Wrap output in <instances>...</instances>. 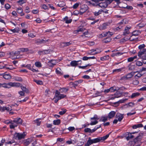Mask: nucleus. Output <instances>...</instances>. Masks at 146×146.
Listing matches in <instances>:
<instances>
[{
	"label": "nucleus",
	"mask_w": 146,
	"mask_h": 146,
	"mask_svg": "<svg viewBox=\"0 0 146 146\" xmlns=\"http://www.w3.org/2000/svg\"><path fill=\"white\" fill-rule=\"evenodd\" d=\"M109 136V134H108L102 137H98L92 139H91V138L89 137L88 138V139L84 146H89L93 143L99 142L101 141H104Z\"/></svg>",
	"instance_id": "nucleus-1"
},
{
	"label": "nucleus",
	"mask_w": 146,
	"mask_h": 146,
	"mask_svg": "<svg viewBox=\"0 0 146 146\" xmlns=\"http://www.w3.org/2000/svg\"><path fill=\"white\" fill-rule=\"evenodd\" d=\"M142 134H140L134 139L132 142L134 143V145L139 146L141 145V143L140 141L142 138Z\"/></svg>",
	"instance_id": "nucleus-2"
},
{
	"label": "nucleus",
	"mask_w": 146,
	"mask_h": 146,
	"mask_svg": "<svg viewBox=\"0 0 146 146\" xmlns=\"http://www.w3.org/2000/svg\"><path fill=\"white\" fill-rule=\"evenodd\" d=\"M64 97V96L63 94H60L59 92L56 91L55 96L54 98L55 99L54 102L55 103H56L59 100H60L61 98H63Z\"/></svg>",
	"instance_id": "nucleus-3"
},
{
	"label": "nucleus",
	"mask_w": 146,
	"mask_h": 146,
	"mask_svg": "<svg viewBox=\"0 0 146 146\" xmlns=\"http://www.w3.org/2000/svg\"><path fill=\"white\" fill-rule=\"evenodd\" d=\"M25 135L24 132L23 133H16L14 135L13 138L16 139L17 138L18 139H20L24 138Z\"/></svg>",
	"instance_id": "nucleus-4"
},
{
	"label": "nucleus",
	"mask_w": 146,
	"mask_h": 146,
	"mask_svg": "<svg viewBox=\"0 0 146 146\" xmlns=\"http://www.w3.org/2000/svg\"><path fill=\"white\" fill-rule=\"evenodd\" d=\"M80 7V15H82L87 10L88 7L86 5H82Z\"/></svg>",
	"instance_id": "nucleus-5"
},
{
	"label": "nucleus",
	"mask_w": 146,
	"mask_h": 146,
	"mask_svg": "<svg viewBox=\"0 0 146 146\" xmlns=\"http://www.w3.org/2000/svg\"><path fill=\"white\" fill-rule=\"evenodd\" d=\"M135 72H131L130 73L128 74L126 76H124L122 77L123 80H127L131 78L134 74Z\"/></svg>",
	"instance_id": "nucleus-6"
},
{
	"label": "nucleus",
	"mask_w": 146,
	"mask_h": 146,
	"mask_svg": "<svg viewBox=\"0 0 146 146\" xmlns=\"http://www.w3.org/2000/svg\"><path fill=\"white\" fill-rule=\"evenodd\" d=\"M99 118L96 115H95L94 116V117L91 118V120H95V121H92L90 124L91 125H93L96 124L98 122V121H97V120Z\"/></svg>",
	"instance_id": "nucleus-7"
},
{
	"label": "nucleus",
	"mask_w": 146,
	"mask_h": 146,
	"mask_svg": "<svg viewBox=\"0 0 146 146\" xmlns=\"http://www.w3.org/2000/svg\"><path fill=\"white\" fill-rule=\"evenodd\" d=\"M108 3H107L106 1H105V2L99 3L97 5L99 6L102 8H105L108 6Z\"/></svg>",
	"instance_id": "nucleus-8"
},
{
	"label": "nucleus",
	"mask_w": 146,
	"mask_h": 146,
	"mask_svg": "<svg viewBox=\"0 0 146 146\" xmlns=\"http://www.w3.org/2000/svg\"><path fill=\"white\" fill-rule=\"evenodd\" d=\"M140 33V32H138V31H135L133 32V35L131 36V37L129 38L128 39H130L131 41H133L135 40V38H133V36H136L138 35Z\"/></svg>",
	"instance_id": "nucleus-9"
},
{
	"label": "nucleus",
	"mask_w": 146,
	"mask_h": 146,
	"mask_svg": "<svg viewBox=\"0 0 146 146\" xmlns=\"http://www.w3.org/2000/svg\"><path fill=\"white\" fill-rule=\"evenodd\" d=\"M116 116V118L119 121H121L124 117L123 114H121L118 113H117Z\"/></svg>",
	"instance_id": "nucleus-10"
},
{
	"label": "nucleus",
	"mask_w": 146,
	"mask_h": 146,
	"mask_svg": "<svg viewBox=\"0 0 146 146\" xmlns=\"http://www.w3.org/2000/svg\"><path fill=\"white\" fill-rule=\"evenodd\" d=\"M146 54V48H144L142 50H141L138 53V56L141 58L142 56L145 54Z\"/></svg>",
	"instance_id": "nucleus-11"
},
{
	"label": "nucleus",
	"mask_w": 146,
	"mask_h": 146,
	"mask_svg": "<svg viewBox=\"0 0 146 146\" xmlns=\"http://www.w3.org/2000/svg\"><path fill=\"white\" fill-rule=\"evenodd\" d=\"M110 24V23H104L99 27V29L100 30L105 29L107 28V26L109 25Z\"/></svg>",
	"instance_id": "nucleus-12"
},
{
	"label": "nucleus",
	"mask_w": 146,
	"mask_h": 146,
	"mask_svg": "<svg viewBox=\"0 0 146 146\" xmlns=\"http://www.w3.org/2000/svg\"><path fill=\"white\" fill-rule=\"evenodd\" d=\"M78 62H80V64L81 63V60H79L77 61L73 60L70 63V65L72 66H76L78 65Z\"/></svg>",
	"instance_id": "nucleus-13"
},
{
	"label": "nucleus",
	"mask_w": 146,
	"mask_h": 146,
	"mask_svg": "<svg viewBox=\"0 0 146 146\" xmlns=\"http://www.w3.org/2000/svg\"><path fill=\"white\" fill-rule=\"evenodd\" d=\"M51 51V50L50 49H48L47 50H45L42 51H38V53L40 55H41L42 54H45L49 53Z\"/></svg>",
	"instance_id": "nucleus-14"
},
{
	"label": "nucleus",
	"mask_w": 146,
	"mask_h": 146,
	"mask_svg": "<svg viewBox=\"0 0 146 146\" xmlns=\"http://www.w3.org/2000/svg\"><path fill=\"white\" fill-rule=\"evenodd\" d=\"M123 94V92H120L117 91L114 94V96H115V97L118 98L121 97Z\"/></svg>",
	"instance_id": "nucleus-15"
},
{
	"label": "nucleus",
	"mask_w": 146,
	"mask_h": 146,
	"mask_svg": "<svg viewBox=\"0 0 146 146\" xmlns=\"http://www.w3.org/2000/svg\"><path fill=\"white\" fill-rule=\"evenodd\" d=\"M130 29V27H126L125 28L124 31L123 33V35H126L129 34L130 33L129 30Z\"/></svg>",
	"instance_id": "nucleus-16"
},
{
	"label": "nucleus",
	"mask_w": 146,
	"mask_h": 146,
	"mask_svg": "<svg viewBox=\"0 0 146 146\" xmlns=\"http://www.w3.org/2000/svg\"><path fill=\"white\" fill-rule=\"evenodd\" d=\"M12 121L17 123L21 124L22 120L20 118H16L15 119Z\"/></svg>",
	"instance_id": "nucleus-17"
},
{
	"label": "nucleus",
	"mask_w": 146,
	"mask_h": 146,
	"mask_svg": "<svg viewBox=\"0 0 146 146\" xmlns=\"http://www.w3.org/2000/svg\"><path fill=\"white\" fill-rule=\"evenodd\" d=\"M135 132H134L132 133H129L128 134V136L126 137V139L127 140H129L134 137V136L132 135V134H134Z\"/></svg>",
	"instance_id": "nucleus-18"
},
{
	"label": "nucleus",
	"mask_w": 146,
	"mask_h": 146,
	"mask_svg": "<svg viewBox=\"0 0 146 146\" xmlns=\"http://www.w3.org/2000/svg\"><path fill=\"white\" fill-rule=\"evenodd\" d=\"M115 112L113 111H111L108 114V117L109 118L111 119L115 116Z\"/></svg>",
	"instance_id": "nucleus-19"
},
{
	"label": "nucleus",
	"mask_w": 146,
	"mask_h": 146,
	"mask_svg": "<svg viewBox=\"0 0 146 146\" xmlns=\"http://www.w3.org/2000/svg\"><path fill=\"white\" fill-rule=\"evenodd\" d=\"M32 141V139H29L26 140L24 143V145L25 146H27Z\"/></svg>",
	"instance_id": "nucleus-20"
},
{
	"label": "nucleus",
	"mask_w": 146,
	"mask_h": 146,
	"mask_svg": "<svg viewBox=\"0 0 146 146\" xmlns=\"http://www.w3.org/2000/svg\"><path fill=\"white\" fill-rule=\"evenodd\" d=\"M72 19L69 18L67 17H64V21H65L66 23H70L72 22Z\"/></svg>",
	"instance_id": "nucleus-21"
},
{
	"label": "nucleus",
	"mask_w": 146,
	"mask_h": 146,
	"mask_svg": "<svg viewBox=\"0 0 146 146\" xmlns=\"http://www.w3.org/2000/svg\"><path fill=\"white\" fill-rule=\"evenodd\" d=\"M2 87L6 88H9L11 87V85H10V82L8 84L4 83L1 84Z\"/></svg>",
	"instance_id": "nucleus-22"
},
{
	"label": "nucleus",
	"mask_w": 146,
	"mask_h": 146,
	"mask_svg": "<svg viewBox=\"0 0 146 146\" xmlns=\"http://www.w3.org/2000/svg\"><path fill=\"white\" fill-rule=\"evenodd\" d=\"M46 41H45L43 39H38L36 40L35 43L36 44L44 43H46Z\"/></svg>",
	"instance_id": "nucleus-23"
},
{
	"label": "nucleus",
	"mask_w": 146,
	"mask_h": 146,
	"mask_svg": "<svg viewBox=\"0 0 146 146\" xmlns=\"http://www.w3.org/2000/svg\"><path fill=\"white\" fill-rule=\"evenodd\" d=\"M11 85V87L13 86H16V87H19L20 86H21V84L19 83H12L10 82V84Z\"/></svg>",
	"instance_id": "nucleus-24"
},
{
	"label": "nucleus",
	"mask_w": 146,
	"mask_h": 146,
	"mask_svg": "<svg viewBox=\"0 0 146 146\" xmlns=\"http://www.w3.org/2000/svg\"><path fill=\"white\" fill-rule=\"evenodd\" d=\"M21 88L22 90L23 91L27 93H29V90L26 88V87H24V86H21Z\"/></svg>",
	"instance_id": "nucleus-25"
},
{
	"label": "nucleus",
	"mask_w": 146,
	"mask_h": 146,
	"mask_svg": "<svg viewBox=\"0 0 146 146\" xmlns=\"http://www.w3.org/2000/svg\"><path fill=\"white\" fill-rule=\"evenodd\" d=\"M3 76L5 79L7 80L10 79L11 78V76L9 74H5Z\"/></svg>",
	"instance_id": "nucleus-26"
},
{
	"label": "nucleus",
	"mask_w": 146,
	"mask_h": 146,
	"mask_svg": "<svg viewBox=\"0 0 146 146\" xmlns=\"http://www.w3.org/2000/svg\"><path fill=\"white\" fill-rule=\"evenodd\" d=\"M108 118L107 117L102 116V117L101 118L100 120V121H103L104 122H105L107 120Z\"/></svg>",
	"instance_id": "nucleus-27"
},
{
	"label": "nucleus",
	"mask_w": 146,
	"mask_h": 146,
	"mask_svg": "<svg viewBox=\"0 0 146 146\" xmlns=\"http://www.w3.org/2000/svg\"><path fill=\"white\" fill-rule=\"evenodd\" d=\"M140 94L138 92L133 93L132 94L131 98H133L139 96Z\"/></svg>",
	"instance_id": "nucleus-28"
},
{
	"label": "nucleus",
	"mask_w": 146,
	"mask_h": 146,
	"mask_svg": "<svg viewBox=\"0 0 146 146\" xmlns=\"http://www.w3.org/2000/svg\"><path fill=\"white\" fill-rule=\"evenodd\" d=\"M103 10L102 9H100L99 10V11L97 12H94V14L95 16H97L101 14Z\"/></svg>",
	"instance_id": "nucleus-29"
},
{
	"label": "nucleus",
	"mask_w": 146,
	"mask_h": 146,
	"mask_svg": "<svg viewBox=\"0 0 146 146\" xmlns=\"http://www.w3.org/2000/svg\"><path fill=\"white\" fill-rule=\"evenodd\" d=\"M56 60H51L49 61V65L50 66H51V65H54L56 64Z\"/></svg>",
	"instance_id": "nucleus-30"
},
{
	"label": "nucleus",
	"mask_w": 146,
	"mask_h": 146,
	"mask_svg": "<svg viewBox=\"0 0 146 146\" xmlns=\"http://www.w3.org/2000/svg\"><path fill=\"white\" fill-rule=\"evenodd\" d=\"M60 123V120L59 119L54 120L53 121V124L55 125H58Z\"/></svg>",
	"instance_id": "nucleus-31"
},
{
	"label": "nucleus",
	"mask_w": 146,
	"mask_h": 146,
	"mask_svg": "<svg viewBox=\"0 0 146 146\" xmlns=\"http://www.w3.org/2000/svg\"><path fill=\"white\" fill-rule=\"evenodd\" d=\"M108 35V33L107 32H104L103 33H102L101 34H100V37H105L106 36H107Z\"/></svg>",
	"instance_id": "nucleus-32"
},
{
	"label": "nucleus",
	"mask_w": 146,
	"mask_h": 146,
	"mask_svg": "<svg viewBox=\"0 0 146 146\" xmlns=\"http://www.w3.org/2000/svg\"><path fill=\"white\" fill-rule=\"evenodd\" d=\"M34 81L38 84H42L43 82L42 81L39 80H34Z\"/></svg>",
	"instance_id": "nucleus-33"
},
{
	"label": "nucleus",
	"mask_w": 146,
	"mask_h": 146,
	"mask_svg": "<svg viewBox=\"0 0 146 146\" xmlns=\"http://www.w3.org/2000/svg\"><path fill=\"white\" fill-rule=\"evenodd\" d=\"M23 12V10L20 7L17 9V12L19 13H22Z\"/></svg>",
	"instance_id": "nucleus-34"
},
{
	"label": "nucleus",
	"mask_w": 146,
	"mask_h": 146,
	"mask_svg": "<svg viewBox=\"0 0 146 146\" xmlns=\"http://www.w3.org/2000/svg\"><path fill=\"white\" fill-rule=\"evenodd\" d=\"M126 100H119V101L117 102H115V103H114V104L115 105V104H119V103H123V102H124Z\"/></svg>",
	"instance_id": "nucleus-35"
},
{
	"label": "nucleus",
	"mask_w": 146,
	"mask_h": 146,
	"mask_svg": "<svg viewBox=\"0 0 146 146\" xmlns=\"http://www.w3.org/2000/svg\"><path fill=\"white\" fill-rule=\"evenodd\" d=\"M15 80L17 81L22 82L23 81L22 78L20 77H15Z\"/></svg>",
	"instance_id": "nucleus-36"
},
{
	"label": "nucleus",
	"mask_w": 146,
	"mask_h": 146,
	"mask_svg": "<svg viewBox=\"0 0 146 146\" xmlns=\"http://www.w3.org/2000/svg\"><path fill=\"white\" fill-rule=\"evenodd\" d=\"M60 71V69L59 68H58L56 69V72L57 74L60 75H61L62 74Z\"/></svg>",
	"instance_id": "nucleus-37"
},
{
	"label": "nucleus",
	"mask_w": 146,
	"mask_h": 146,
	"mask_svg": "<svg viewBox=\"0 0 146 146\" xmlns=\"http://www.w3.org/2000/svg\"><path fill=\"white\" fill-rule=\"evenodd\" d=\"M35 65L37 67H40L41 66V63L40 62H36L35 63Z\"/></svg>",
	"instance_id": "nucleus-38"
},
{
	"label": "nucleus",
	"mask_w": 146,
	"mask_h": 146,
	"mask_svg": "<svg viewBox=\"0 0 146 146\" xmlns=\"http://www.w3.org/2000/svg\"><path fill=\"white\" fill-rule=\"evenodd\" d=\"M136 65L139 66H141L143 65L142 63L140 61H138L136 62Z\"/></svg>",
	"instance_id": "nucleus-39"
},
{
	"label": "nucleus",
	"mask_w": 146,
	"mask_h": 146,
	"mask_svg": "<svg viewBox=\"0 0 146 146\" xmlns=\"http://www.w3.org/2000/svg\"><path fill=\"white\" fill-rule=\"evenodd\" d=\"M114 88H115V91H119L118 90H123V89H125V88H119V87H114Z\"/></svg>",
	"instance_id": "nucleus-40"
},
{
	"label": "nucleus",
	"mask_w": 146,
	"mask_h": 146,
	"mask_svg": "<svg viewBox=\"0 0 146 146\" xmlns=\"http://www.w3.org/2000/svg\"><path fill=\"white\" fill-rule=\"evenodd\" d=\"M111 40V39L110 38H107L105 39L104 41L105 43H107L108 42H110Z\"/></svg>",
	"instance_id": "nucleus-41"
},
{
	"label": "nucleus",
	"mask_w": 146,
	"mask_h": 146,
	"mask_svg": "<svg viewBox=\"0 0 146 146\" xmlns=\"http://www.w3.org/2000/svg\"><path fill=\"white\" fill-rule=\"evenodd\" d=\"M146 24L145 23H141L137 25L138 27H139V28H141L144 27Z\"/></svg>",
	"instance_id": "nucleus-42"
},
{
	"label": "nucleus",
	"mask_w": 146,
	"mask_h": 146,
	"mask_svg": "<svg viewBox=\"0 0 146 146\" xmlns=\"http://www.w3.org/2000/svg\"><path fill=\"white\" fill-rule=\"evenodd\" d=\"M101 125H100L98 127H95L94 128V129L91 130V131L90 133H92L94 132L95 131H96L97 129H98L100 127H101Z\"/></svg>",
	"instance_id": "nucleus-43"
},
{
	"label": "nucleus",
	"mask_w": 146,
	"mask_h": 146,
	"mask_svg": "<svg viewBox=\"0 0 146 146\" xmlns=\"http://www.w3.org/2000/svg\"><path fill=\"white\" fill-rule=\"evenodd\" d=\"M141 58L142 59V62L144 64H146V58L143 56H142Z\"/></svg>",
	"instance_id": "nucleus-44"
},
{
	"label": "nucleus",
	"mask_w": 146,
	"mask_h": 146,
	"mask_svg": "<svg viewBox=\"0 0 146 146\" xmlns=\"http://www.w3.org/2000/svg\"><path fill=\"white\" fill-rule=\"evenodd\" d=\"M80 3H76L74 4L73 6V8L74 9H76L79 6V5Z\"/></svg>",
	"instance_id": "nucleus-45"
},
{
	"label": "nucleus",
	"mask_w": 146,
	"mask_h": 146,
	"mask_svg": "<svg viewBox=\"0 0 146 146\" xmlns=\"http://www.w3.org/2000/svg\"><path fill=\"white\" fill-rule=\"evenodd\" d=\"M145 47V45L144 44H142L140 45L138 47V48L141 50H142V49L144 48Z\"/></svg>",
	"instance_id": "nucleus-46"
},
{
	"label": "nucleus",
	"mask_w": 146,
	"mask_h": 146,
	"mask_svg": "<svg viewBox=\"0 0 146 146\" xmlns=\"http://www.w3.org/2000/svg\"><path fill=\"white\" fill-rule=\"evenodd\" d=\"M85 30V29L84 28H80L76 30L75 31L77 32V33H78L79 32H82L84 31Z\"/></svg>",
	"instance_id": "nucleus-47"
},
{
	"label": "nucleus",
	"mask_w": 146,
	"mask_h": 146,
	"mask_svg": "<svg viewBox=\"0 0 146 146\" xmlns=\"http://www.w3.org/2000/svg\"><path fill=\"white\" fill-rule=\"evenodd\" d=\"M18 93L21 96H25V92H24L21 91L19 92H18Z\"/></svg>",
	"instance_id": "nucleus-48"
},
{
	"label": "nucleus",
	"mask_w": 146,
	"mask_h": 146,
	"mask_svg": "<svg viewBox=\"0 0 146 146\" xmlns=\"http://www.w3.org/2000/svg\"><path fill=\"white\" fill-rule=\"evenodd\" d=\"M10 30L12 31L13 33H18L19 31L16 28L13 29H10Z\"/></svg>",
	"instance_id": "nucleus-49"
},
{
	"label": "nucleus",
	"mask_w": 146,
	"mask_h": 146,
	"mask_svg": "<svg viewBox=\"0 0 146 146\" xmlns=\"http://www.w3.org/2000/svg\"><path fill=\"white\" fill-rule=\"evenodd\" d=\"M58 6L61 7H63L64 6L63 2H59V3L58 4Z\"/></svg>",
	"instance_id": "nucleus-50"
},
{
	"label": "nucleus",
	"mask_w": 146,
	"mask_h": 146,
	"mask_svg": "<svg viewBox=\"0 0 146 146\" xmlns=\"http://www.w3.org/2000/svg\"><path fill=\"white\" fill-rule=\"evenodd\" d=\"M39 119H38L37 120H35L34 121L36 123L37 125H39L40 124V121H39Z\"/></svg>",
	"instance_id": "nucleus-51"
},
{
	"label": "nucleus",
	"mask_w": 146,
	"mask_h": 146,
	"mask_svg": "<svg viewBox=\"0 0 146 146\" xmlns=\"http://www.w3.org/2000/svg\"><path fill=\"white\" fill-rule=\"evenodd\" d=\"M5 110L7 111H11L12 110L11 106H9L7 107H5Z\"/></svg>",
	"instance_id": "nucleus-52"
},
{
	"label": "nucleus",
	"mask_w": 146,
	"mask_h": 146,
	"mask_svg": "<svg viewBox=\"0 0 146 146\" xmlns=\"http://www.w3.org/2000/svg\"><path fill=\"white\" fill-rule=\"evenodd\" d=\"M109 89L110 91L111 92H113L115 91L114 88V87H111Z\"/></svg>",
	"instance_id": "nucleus-53"
},
{
	"label": "nucleus",
	"mask_w": 146,
	"mask_h": 146,
	"mask_svg": "<svg viewBox=\"0 0 146 146\" xmlns=\"http://www.w3.org/2000/svg\"><path fill=\"white\" fill-rule=\"evenodd\" d=\"M68 129L70 131H72L75 129V128L73 127H69Z\"/></svg>",
	"instance_id": "nucleus-54"
},
{
	"label": "nucleus",
	"mask_w": 146,
	"mask_h": 146,
	"mask_svg": "<svg viewBox=\"0 0 146 146\" xmlns=\"http://www.w3.org/2000/svg\"><path fill=\"white\" fill-rule=\"evenodd\" d=\"M142 76V75L140 73H138L137 74L135 75V78L137 79V78H139L140 77Z\"/></svg>",
	"instance_id": "nucleus-55"
},
{
	"label": "nucleus",
	"mask_w": 146,
	"mask_h": 146,
	"mask_svg": "<svg viewBox=\"0 0 146 146\" xmlns=\"http://www.w3.org/2000/svg\"><path fill=\"white\" fill-rule=\"evenodd\" d=\"M17 3H19L20 5H22L25 2L23 0H20L17 1Z\"/></svg>",
	"instance_id": "nucleus-56"
},
{
	"label": "nucleus",
	"mask_w": 146,
	"mask_h": 146,
	"mask_svg": "<svg viewBox=\"0 0 146 146\" xmlns=\"http://www.w3.org/2000/svg\"><path fill=\"white\" fill-rule=\"evenodd\" d=\"M139 83V82L137 80H134L133 82V84L135 85H137Z\"/></svg>",
	"instance_id": "nucleus-57"
},
{
	"label": "nucleus",
	"mask_w": 146,
	"mask_h": 146,
	"mask_svg": "<svg viewBox=\"0 0 146 146\" xmlns=\"http://www.w3.org/2000/svg\"><path fill=\"white\" fill-rule=\"evenodd\" d=\"M121 68H119L118 69H116L114 70L113 71V72H118L121 71Z\"/></svg>",
	"instance_id": "nucleus-58"
},
{
	"label": "nucleus",
	"mask_w": 146,
	"mask_h": 146,
	"mask_svg": "<svg viewBox=\"0 0 146 146\" xmlns=\"http://www.w3.org/2000/svg\"><path fill=\"white\" fill-rule=\"evenodd\" d=\"M126 8L129 10H132L133 9V8L131 6L129 5L127 6L126 7Z\"/></svg>",
	"instance_id": "nucleus-59"
},
{
	"label": "nucleus",
	"mask_w": 146,
	"mask_h": 146,
	"mask_svg": "<svg viewBox=\"0 0 146 146\" xmlns=\"http://www.w3.org/2000/svg\"><path fill=\"white\" fill-rule=\"evenodd\" d=\"M5 7L6 9H8L10 8V6L8 4H6L5 5Z\"/></svg>",
	"instance_id": "nucleus-60"
},
{
	"label": "nucleus",
	"mask_w": 146,
	"mask_h": 146,
	"mask_svg": "<svg viewBox=\"0 0 146 146\" xmlns=\"http://www.w3.org/2000/svg\"><path fill=\"white\" fill-rule=\"evenodd\" d=\"M42 8L45 10L48 9V7L46 5L44 4L42 6Z\"/></svg>",
	"instance_id": "nucleus-61"
},
{
	"label": "nucleus",
	"mask_w": 146,
	"mask_h": 146,
	"mask_svg": "<svg viewBox=\"0 0 146 146\" xmlns=\"http://www.w3.org/2000/svg\"><path fill=\"white\" fill-rule=\"evenodd\" d=\"M5 107H1V106H0V111H1V112H3L5 110Z\"/></svg>",
	"instance_id": "nucleus-62"
},
{
	"label": "nucleus",
	"mask_w": 146,
	"mask_h": 146,
	"mask_svg": "<svg viewBox=\"0 0 146 146\" xmlns=\"http://www.w3.org/2000/svg\"><path fill=\"white\" fill-rule=\"evenodd\" d=\"M107 33H108L107 36L108 37H110V36H111L113 35V33H112L110 31H108V32H107Z\"/></svg>",
	"instance_id": "nucleus-63"
},
{
	"label": "nucleus",
	"mask_w": 146,
	"mask_h": 146,
	"mask_svg": "<svg viewBox=\"0 0 146 146\" xmlns=\"http://www.w3.org/2000/svg\"><path fill=\"white\" fill-rule=\"evenodd\" d=\"M84 131L86 132H90L91 129L89 128H86L84 129Z\"/></svg>",
	"instance_id": "nucleus-64"
}]
</instances>
